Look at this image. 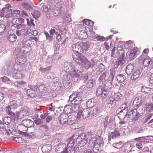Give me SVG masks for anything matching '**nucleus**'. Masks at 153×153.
Returning a JSON list of instances; mask_svg holds the SVG:
<instances>
[{
    "instance_id": "obj_3",
    "label": "nucleus",
    "mask_w": 153,
    "mask_h": 153,
    "mask_svg": "<svg viewBox=\"0 0 153 153\" xmlns=\"http://www.w3.org/2000/svg\"><path fill=\"white\" fill-rule=\"evenodd\" d=\"M82 94L80 92H75L69 97V100L71 101L73 105H79L82 101Z\"/></svg>"
},
{
    "instance_id": "obj_52",
    "label": "nucleus",
    "mask_w": 153,
    "mask_h": 153,
    "mask_svg": "<svg viewBox=\"0 0 153 153\" xmlns=\"http://www.w3.org/2000/svg\"><path fill=\"white\" fill-rule=\"evenodd\" d=\"M28 16V14L24 10L21 11V13L20 14V16L26 17Z\"/></svg>"
},
{
    "instance_id": "obj_37",
    "label": "nucleus",
    "mask_w": 153,
    "mask_h": 153,
    "mask_svg": "<svg viewBox=\"0 0 153 153\" xmlns=\"http://www.w3.org/2000/svg\"><path fill=\"white\" fill-rule=\"evenodd\" d=\"M44 34L46 36V39L47 40L50 42H52L53 39V37L51 35H50L48 32L45 31L44 32Z\"/></svg>"
},
{
    "instance_id": "obj_20",
    "label": "nucleus",
    "mask_w": 153,
    "mask_h": 153,
    "mask_svg": "<svg viewBox=\"0 0 153 153\" xmlns=\"http://www.w3.org/2000/svg\"><path fill=\"white\" fill-rule=\"evenodd\" d=\"M140 75V70H136L133 73L131 76V79L134 80H136L139 77Z\"/></svg>"
},
{
    "instance_id": "obj_24",
    "label": "nucleus",
    "mask_w": 153,
    "mask_h": 153,
    "mask_svg": "<svg viewBox=\"0 0 153 153\" xmlns=\"http://www.w3.org/2000/svg\"><path fill=\"white\" fill-rule=\"evenodd\" d=\"M73 47L75 51L76 52V53H81L83 51L82 47L78 44H75Z\"/></svg>"
},
{
    "instance_id": "obj_11",
    "label": "nucleus",
    "mask_w": 153,
    "mask_h": 153,
    "mask_svg": "<svg viewBox=\"0 0 153 153\" xmlns=\"http://www.w3.org/2000/svg\"><path fill=\"white\" fill-rule=\"evenodd\" d=\"M124 129L122 128L120 129V133L117 130H115L114 132H112L110 135V137L112 139L115 138L120 136V134H126V132L125 131H123Z\"/></svg>"
},
{
    "instance_id": "obj_4",
    "label": "nucleus",
    "mask_w": 153,
    "mask_h": 153,
    "mask_svg": "<svg viewBox=\"0 0 153 153\" xmlns=\"http://www.w3.org/2000/svg\"><path fill=\"white\" fill-rule=\"evenodd\" d=\"M108 94V91L106 90L103 86L99 87L96 90V94L97 96H100L103 99L105 98Z\"/></svg>"
},
{
    "instance_id": "obj_33",
    "label": "nucleus",
    "mask_w": 153,
    "mask_h": 153,
    "mask_svg": "<svg viewBox=\"0 0 153 153\" xmlns=\"http://www.w3.org/2000/svg\"><path fill=\"white\" fill-rule=\"evenodd\" d=\"M11 118L9 117H6L4 118L3 120V123L6 125L9 124L11 122Z\"/></svg>"
},
{
    "instance_id": "obj_42",
    "label": "nucleus",
    "mask_w": 153,
    "mask_h": 153,
    "mask_svg": "<svg viewBox=\"0 0 153 153\" xmlns=\"http://www.w3.org/2000/svg\"><path fill=\"white\" fill-rule=\"evenodd\" d=\"M108 73L110 74L109 77L113 79L114 78L115 74L114 69V68H111L110 69Z\"/></svg>"
},
{
    "instance_id": "obj_59",
    "label": "nucleus",
    "mask_w": 153,
    "mask_h": 153,
    "mask_svg": "<svg viewBox=\"0 0 153 153\" xmlns=\"http://www.w3.org/2000/svg\"><path fill=\"white\" fill-rule=\"evenodd\" d=\"M99 111V109L98 108H95L92 112V115H93V116H94V115L96 114Z\"/></svg>"
},
{
    "instance_id": "obj_9",
    "label": "nucleus",
    "mask_w": 153,
    "mask_h": 153,
    "mask_svg": "<svg viewBox=\"0 0 153 153\" xmlns=\"http://www.w3.org/2000/svg\"><path fill=\"white\" fill-rule=\"evenodd\" d=\"M22 29L20 30H17L16 31V35L18 36H24V37L26 36H29L28 35L30 33L29 31V29L26 27L22 28Z\"/></svg>"
},
{
    "instance_id": "obj_47",
    "label": "nucleus",
    "mask_w": 153,
    "mask_h": 153,
    "mask_svg": "<svg viewBox=\"0 0 153 153\" xmlns=\"http://www.w3.org/2000/svg\"><path fill=\"white\" fill-rule=\"evenodd\" d=\"M79 34L80 38L82 39H85L87 38V33L83 31H81Z\"/></svg>"
},
{
    "instance_id": "obj_43",
    "label": "nucleus",
    "mask_w": 153,
    "mask_h": 153,
    "mask_svg": "<svg viewBox=\"0 0 153 153\" xmlns=\"http://www.w3.org/2000/svg\"><path fill=\"white\" fill-rule=\"evenodd\" d=\"M40 15V13L37 10L35 11L33 14V17L35 19L39 17Z\"/></svg>"
},
{
    "instance_id": "obj_14",
    "label": "nucleus",
    "mask_w": 153,
    "mask_h": 153,
    "mask_svg": "<svg viewBox=\"0 0 153 153\" xmlns=\"http://www.w3.org/2000/svg\"><path fill=\"white\" fill-rule=\"evenodd\" d=\"M79 53H74L72 54V56L74 60L76 62L80 64V62H81L82 60V57H84V56L81 55Z\"/></svg>"
},
{
    "instance_id": "obj_29",
    "label": "nucleus",
    "mask_w": 153,
    "mask_h": 153,
    "mask_svg": "<svg viewBox=\"0 0 153 153\" xmlns=\"http://www.w3.org/2000/svg\"><path fill=\"white\" fill-rule=\"evenodd\" d=\"M15 76L17 78L20 79L25 76L24 74H22L19 70H17L15 73Z\"/></svg>"
},
{
    "instance_id": "obj_58",
    "label": "nucleus",
    "mask_w": 153,
    "mask_h": 153,
    "mask_svg": "<svg viewBox=\"0 0 153 153\" xmlns=\"http://www.w3.org/2000/svg\"><path fill=\"white\" fill-rule=\"evenodd\" d=\"M82 47H85V48H84V49L85 50H88V48H89V46L88 45V44L85 42L82 45Z\"/></svg>"
},
{
    "instance_id": "obj_55",
    "label": "nucleus",
    "mask_w": 153,
    "mask_h": 153,
    "mask_svg": "<svg viewBox=\"0 0 153 153\" xmlns=\"http://www.w3.org/2000/svg\"><path fill=\"white\" fill-rule=\"evenodd\" d=\"M5 29V27L3 25H0V33H1L4 32Z\"/></svg>"
},
{
    "instance_id": "obj_21",
    "label": "nucleus",
    "mask_w": 153,
    "mask_h": 153,
    "mask_svg": "<svg viewBox=\"0 0 153 153\" xmlns=\"http://www.w3.org/2000/svg\"><path fill=\"white\" fill-rule=\"evenodd\" d=\"M134 69V65L131 64H129L126 67V72L127 74H130L132 72Z\"/></svg>"
},
{
    "instance_id": "obj_41",
    "label": "nucleus",
    "mask_w": 153,
    "mask_h": 153,
    "mask_svg": "<svg viewBox=\"0 0 153 153\" xmlns=\"http://www.w3.org/2000/svg\"><path fill=\"white\" fill-rule=\"evenodd\" d=\"M72 107V111H73L75 113L77 114L78 112L79 111H81L79 110V105H73Z\"/></svg>"
},
{
    "instance_id": "obj_46",
    "label": "nucleus",
    "mask_w": 153,
    "mask_h": 153,
    "mask_svg": "<svg viewBox=\"0 0 153 153\" xmlns=\"http://www.w3.org/2000/svg\"><path fill=\"white\" fill-rule=\"evenodd\" d=\"M26 20L27 21V24L31 26V25L33 26H35V24L33 22V20L32 19H30L29 20L28 19H27Z\"/></svg>"
},
{
    "instance_id": "obj_35",
    "label": "nucleus",
    "mask_w": 153,
    "mask_h": 153,
    "mask_svg": "<svg viewBox=\"0 0 153 153\" xmlns=\"http://www.w3.org/2000/svg\"><path fill=\"white\" fill-rule=\"evenodd\" d=\"M132 115H133V120H137L139 114L137 112V111L136 109H134L132 110Z\"/></svg>"
},
{
    "instance_id": "obj_57",
    "label": "nucleus",
    "mask_w": 153,
    "mask_h": 153,
    "mask_svg": "<svg viewBox=\"0 0 153 153\" xmlns=\"http://www.w3.org/2000/svg\"><path fill=\"white\" fill-rule=\"evenodd\" d=\"M96 39L98 41H102L105 40V38L103 36H98L96 37Z\"/></svg>"
},
{
    "instance_id": "obj_12",
    "label": "nucleus",
    "mask_w": 153,
    "mask_h": 153,
    "mask_svg": "<svg viewBox=\"0 0 153 153\" xmlns=\"http://www.w3.org/2000/svg\"><path fill=\"white\" fill-rule=\"evenodd\" d=\"M139 60L143 61V65L146 66L149 65L150 63L151 59L150 57L147 56H145L143 54L139 58Z\"/></svg>"
},
{
    "instance_id": "obj_39",
    "label": "nucleus",
    "mask_w": 153,
    "mask_h": 153,
    "mask_svg": "<svg viewBox=\"0 0 153 153\" xmlns=\"http://www.w3.org/2000/svg\"><path fill=\"white\" fill-rule=\"evenodd\" d=\"M146 110L149 112L153 111V104H151L146 105Z\"/></svg>"
},
{
    "instance_id": "obj_50",
    "label": "nucleus",
    "mask_w": 153,
    "mask_h": 153,
    "mask_svg": "<svg viewBox=\"0 0 153 153\" xmlns=\"http://www.w3.org/2000/svg\"><path fill=\"white\" fill-rule=\"evenodd\" d=\"M45 86L44 85H40L38 88V90L41 93H43L45 91Z\"/></svg>"
},
{
    "instance_id": "obj_60",
    "label": "nucleus",
    "mask_w": 153,
    "mask_h": 153,
    "mask_svg": "<svg viewBox=\"0 0 153 153\" xmlns=\"http://www.w3.org/2000/svg\"><path fill=\"white\" fill-rule=\"evenodd\" d=\"M116 147L117 148L119 149L121 148L123 146L122 143L121 142H120L118 143H117L115 144Z\"/></svg>"
},
{
    "instance_id": "obj_64",
    "label": "nucleus",
    "mask_w": 153,
    "mask_h": 153,
    "mask_svg": "<svg viewBox=\"0 0 153 153\" xmlns=\"http://www.w3.org/2000/svg\"><path fill=\"white\" fill-rule=\"evenodd\" d=\"M150 83L151 84H153V74H152L150 76Z\"/></svg>"
},
{
    "instance_id": "obj_2",
    "label": "nucleus",
    "mask_w": 153,
    "mask_h": 153,
    "mask_svg": "<svg viewBox=\"0 0 153 153\" xmlns=\"http://www.w3.org/2000/svg\"><path fill=\"white\" fill-rule=\"evenodd\" d=\"M64 68L67 71L69 72L70 75L73 78V80L74 82H76L79 78V75L76 73L74 67L69 63H65Z\"/></svg>"
},
{
    "instance_id": "obj_45",
    "label": "nucleus",
    "mask_w": 153,
    "mask_h": 153,
    "mask_svg": "<svg viewBox=\"0 0 153 153\" xmlns=\"http://www.w3.org/2000/svg\"><path fill=\"white\" fill-rule=\"evenodd\" d=\"M97 142V138L95 137H92L89 140V142L90 143L93 144L94 146L96 144Z\"/></svg>"
},
{
    "instance_id": "obj_48",
    "label": "nucleus",
    "mask_w": 153,
    "mask_h": 153,
    "mask_svg": "<svg viewBox=\"0 0 153 153\" xmlns=\"http://www.w3.org/2000/svg\"><path fill=\"white\" fill-rule=\"evenodd\" d=\"M127 103L126 102H124L121 106L120 109L121 110H127L128 109V107L127 106Z\"/></svg>"
},
{
    "instance_id": "obj_6",
    "label": "nucleus",
    "mask_w": 153,
    "mask_h": 153,
    "mask_svg": "<svg viewBox=\"0 0 153 153\" xmlns=\"http://www.w3.org/2000/svg\"><path fill=\"white\" fill-rule=\"evenodd\" d=\"M77 139L79 140L78 144L80 146H85L88 142V138L84 133H82L78 137Z\"/></svg>"
},
{
    "instance_id": "obj_53",
    "label": "nucleus",
    "mask_w": 153,
    "mask_h": 153,
    "mask_svg": "<svg viewBox=\"0 0 153 153\" xmlns=\"http://www.w3.org/2000/svg\"><path fill=\"white\" fill-rule=\"evenodd\" d=\"M83 22L85 25L90 26V23L92 22V21L88 19H85L83 20Z\"/></svg>"
},
{
    "instance_id": "obj_62",
    "label": "nucleus",
    "mask_w": 153,
    "mask_h": 153,
    "mask_svg": "<svg viewBox=\"0 0 153 153\" xmlns=\"http://www.w3.org/2000/svg\"><path fill=\"white\" fill-rule=\"evenodd\" d=\"M38 88V86L37 85H36L31 86L30 88L32 90H33V91H34L35 92L37 91Z\"/></svg>"
},
{
    "instance_id": "obj_5",
    "label": "nucleus",
    "mask_w": 153,
    "mask_h": 153,
    "mask_svg": "<svg viewBox=\"0 0 153 153\" xmlns=\"http://www.w3.org/2000/svg\"><path fill=\"white\" fill-rule=\"evenodd\" d=\"M91 111V109L90 108L85 109L82 111H81L78 112L77 114V117L79 118L82 116L83 118H86L89 116Z\"/></svg>"
},
{
    "instance_id": "obj_31",
    "label": "nucleus",
    "mask_w": 153,
    "mask_h": 153,
    "mask_svg": "<svg viewBox=\"0 0 153 153\" xmlns=\"http://www.w3.org/2000/svg\"><path fill=\"white\" fill-rule=\"evenodd\" d=\"M15 100H12L10 102V105L12 107L16 108L19 106L20 105V102Z\"/></svg>"
},
{
    "instance_id": "obj_18",
    "label": "nucleus",
    "mask_w": 153,
    "mask_h": 153,
    "mask_svg": "<svg viewBox=\"0 0 153 153\" xmlns=\"http://www.w3.org/2000/svg\"><path fill=\"white\" fill-rule=\"evenodd\" d=\"M96 101L93 99L89 100L86 102V105L88 108L91 109L96 104Z\"/></svg>"
},
{
    "instance_id": "obj_1",
    "label": "nucleus",
    "mask_w": 153,
    "mask_h": 153,
    "mask_svg": "<svg viewBox=\"0 0 153 153\" xmlns=\"http://www.w3.org/2000/svg\"><path fill=\"white\" fill-rule=\"evenodd\" d=\"M121 97V94L119 93H116L110 97L106 100L108 106L109 107H114L116 104V102H119L120 100V97Z\"/></svg>"
},
{
    "instance_id": "obj_13",
    "label": "nucleus",
    "mask_w": 153,
    "mask_h": 153,
    "mask_svg": "<svg viewBox=\"0 0 153 153\" xmlns=\"http://www.w3.org/2000/svg\"><path fill=\"white\" fill-rule=\"evenodd\" d=\"M141 91L144 94H148L149 95L153 94V88H152L143 86L141 88Z\"/></svg>"
},
{
    "instance_id": "obj_34",
    "label": "nucleus",
    "mask_w": 153,
    "mask_h": 153,
    "mask_svg": "<svg viewBox=\"0 0 153 153\" xmlns=\"http://www.w3.org/2000/svg\"><path fill=\"white\" fill-rule=\"evenodd\" d=\"M19 128V131L23 132V131L26 132L27 131V127L25 126H24L22 124L19 125L18 126Z\"/></svg>"
},
{
    "instance_id": "obj_25",
    "label": "nucleus",
    "mask_w": 153,
    "mask_h": 153,
    "mask_svg": "<svg viewBox=\"0 0 153 153\" xmlns=\"http://www.w3.org/2000/svg\"><path fill=\"white\" fill-rule=\"evenodd\" d=\"M5 110L7 113L12 117L14 118L15 117V114L11 111V108L9 105H8L6 107Z\"/></svg>"
},
{
    "instance_id": "obj_40",
    "label": "nucleus",
    "mask_w": 153,
    "mask_h": 153,
    "mask_svg": "<svg viewBox=\"0 0 153 153\" xmlns=\"http://www.w3.org/2000/svg\"><path fill=\"white\" fill-rule=\"evenodd\" d=\"M2 81L6 84H9L10 81V79L6 76L2 77L1 78Z\"/></svg>"
},
{
    "instance_id": "obj_16",
    "label": "nucleus",
    "mask_w": 153,
    "mask_h": 153,
    "mask_svg": "<svg viewBox=\"0 0 153 153\" xmlns=\"http://www.w3.org/2000/svg\"><path fill=\"white\" fill-rule=\"evenodd\" d=\"M42 8L43 12L45 13L47 17H48L50 16L52 12V10L50 9V7L49 8L47 6L44 5L42 7Z\"/></svg>"
},
{
    "instance_id": "obj_63",
    "label": "nucleus",
    "mask_w": 153,
    "mask_h": 153,
    "mask_svg": "<svg viewBox=\"0 0 153 153\" xmlns=\"http://www.w3.org/2000/svg\"><path fill=\"white\" fill-rule=\"evenodd\" d=\"M53 119V117L52 116H48L46 118V122L49 123L50 121Z\"/></svg>"
},
{
    "instance_id": "obj_38",
    "label": "nucleus",
    "mask_w": 153,
    "mask_h": 153,
    "mask_svg": "<svg viewBox=\"0 0 153 153\" xmlns=\"http://www.w3.org/2000/svg\"><path fill=\"white\" fill-rule=\"evenodd\" d=\"M11 13L13 17H19L20 16V11L19 10H13L11 11Z\"/></svg>"
},
{
    "instance_id": "obj_26",
    "label": "nucleus",
    "mask_w": 153,
    "mask_h": 153,
    "mask_svg": "<svg viewBox=\"0 0 153 153\" xmlns=\"http://www.w3.org/2000/svg\"><path fill=\"white\" fill-rule=\"evenodd\" d=\"M27 94L28 96L31 98H33L36 96L35 92L33 91V90L30 88L27 90Z\"/></svg>"
},
{
    "instance_id": "obj_61",
    "label": "nucleus",
    "mask_w": 153,
    "mask_h": 153,
    "mask_svg": "<svg viewBox=\"0 0 153 153\" xmlns=\"http://www.w3.org/2000/svg\"><path fill=\"white\" fill-rule=\"evenodd\" d=\"M35 123L37 125H40L42 123V121L41 120L39 119L35 120Z\"/></svg>"
},
{
    "instance_id": "obj_22",
    "label": "nucleus",
    "mask_w": 153,
    "mask_h": 153,
    "mask_svg": "<svg viewBox=\"0 0 153 153\" xmlns=\"http://www.w3.org/2000/svg\"><path fill=\"white\" fill-rule=\"evenodd\" d=\"M137 49L135 48H133L131 51L129 55V57L131 60L136 58V54L137 52Z\"/></svg>"
},
{
    "instance_id": "obj_36",
    "label": "nucleus",
    "mask_w": 153,
    "mask_h": 153,
    "mask_svg": "<svg viewBox=\"0 0 153 153\" xmlns=\"http://www.w3.org/2000/svg\"><path fill=\"white\" fill-rule=\"evenodd\" d=\"M112 121V119L109 116H107L105 118V121L104 122L105 125H107L110 123H111Z\"/></svg>"
},
{
    "instance_id": "obj_17",
    "label": "nucleus",
    "mask_w": 153,
    "mask_h": 153,
    "mask_svg": "<svg viewBox=\"0 0 153 153\" xmlns=\"http://www.w3.org/2000/svg\"><path fill=\"white\" fill-rule=\"evenodd\" d=\"M68 116L66 114H61L59 117V122L62 124L66 123L67 122Z\"/></svg>"
},
{
    "instance_id": "obj_27",
    "label": "nucleus",
    "mask_w": 153,
    "mask_h": 153,
    "mask_svg": "<svg viewBox=\"0 0 153 153\" xmlns=\"http://www.w3.org/2000/svg\"><path fill=\"white\" fill-rule=\"evenodd\" d=\"M75 117L73 115L68 116L67 123L69 125H73L75 122Z\"/></svg>"
},
{
    "instance_id": "obj_23",
    "label": "nucleus",
    "mask_w": 153,
    "mask_h": 153,
    "mask_svg": "<svg viewBox=\"0 0 153 153\" xmlns=\"http://www.w3.org/2000/svg\"><path fill=\"white\" fill-rule=\"evenodd\" d=\"M85 82H87L86 86L87 88H92L95 84V82L92 79L89 80H86Z\"/></svg>"
},
{
    "instance_id": "obj_8",
    "label": "nucleus",
    "mask_w": 153,
    "mask_h": 153,
    "mask_svg": "<svg viewBox=\"0 0 153 153\" xmlns=\"http://www.w3.org/2000/svg\"><path fill=\"white\" fill-rule=\"evenodd\" d=\"M82 60L81 62L83 63L85 65V66L87 69L91 67L92 65H94L95 62L93 59H91L92 63L89 61L88 59L85 57H82Z\"/></svg>"
},
{
    "instance_id": "obj_15",
    "label": "nucleus",
    "mask_w": 153,
    "mask_h": 153,
    "mask_svg": "<svg viewBox=\"0 0 153 153\" xmlns=\"http://www.w3.org/2000/svg\"><path fill=\"white\" fill-rule=\"evenodd\" d=\"M28 115V111L25 110H23L17 114V117L19 119L23 118Z\"/></svg>"
},
{
    "instance_id": "obj_32",
    "label": "nucleus",
    "mask_w": 153,
    "mask_h": 153,
    "mask_svg": "<svg viewBox=\"0 0 153 153\" xmlns=\"http://www.w3.org/2000/svg\"><path fill=\"white\" fill-rule=\"evenodd\" d=\"M8 39L10 42H14L16 40L17 37L15 34H12L8 37Z\"/></svg>"
},
{
    "instance_id": "obj_30",
    "label": "nucleus",
    "mask_w": 153,
    "mask_h": 153,
    "mask_svg": "<svg viewBox=\"0 0 153 153\" xmlns=\"http://www.w3.org/2000/svg\"><path fill=\"white\" fill-rule=\"evenodd\" d=\"M11 8V5L9 4H7L5 5V7L2 9V12L3 13H6L10 12L12 10Z\"/></svg>"
},
{
    "instance_id": "obj_51",
    "label": "nucleus",
    "mask_w": 153,
    "mask_h": 153,
    "mask_svg": "<svg viewBox=\"0 0 153 153\" xmlns=\"http://www.w3.org/2000/svg\"><path fill=\"white\" fill-rule=\"evenodd\" d=\"M61 142V140L58 138H55L53 140V143L55 146L58 145Z\"/></svg>"
},
{
    "instance_id": "obj_10",
    "label": "nucleus",
    "mask_w": 153,
    "mask_h": 153,
    "mask_svg": "<svg viewBox=\"0 0 153 153\" xmlns=\"http://www.w3.org/2000/svg\"><path fill=\"white\" fill-rule=\"evenodd\" d=\"M24 21L25 20L23 19L22 18H16L15 19H14L12 22L14 25H19L22 28H23L26 27V25L23 24Z\"/></svg>"
},
{
    "instance_id": "obj_7",
    "label": "nucleus",
    "mask_w": 153,
    "mask_h": 153,
    "mask_svg": "<svg viewBox=\"0 0 153 153\" xmlns=\"http://www.w3.org/2000/svg\"><path fill=\"white\" fill-rule=\"evenodd\" d=\"M29 36H26L23 37L21 42V45L23 48H31L30 43L31 42V41L29 39Z\"/></svg>"
},
{
    "instance_id": "obj_54",
    "label": "nucleus",
    "mask_w": 153,
    "mask_h": 153,
    "mask_svg": "<svg viewBox=\"0 0 153 153\" xmlns=\"http://www.w3.org/2000/svg\"><path fill=\"white\" fill-rule=\"evenodd\" d=\"M136 147L138 149H141L143 147L142 143L140 142H138L136 144Z\"/></svg>"
},
{
    "instance_id": "obj_49",
    "label": "nucleus",
    "mask_w": 153,
    "mask_h": 153,
    "mask_svg": "<svg viewBox=\"0 0 153 153\" xmlns=\"http://www.w3.org/2000/svg\"><path fill=\"white\" fill-rule=\"evenodd\" d=\"M14 140L19 143H23L25 141V140L20 137H15Z\"/></svg>"
},
{
    "instance_id": "obj_56",
    "label": "nucleus",
    "mask_w": 153,
    "mask_h": 153,
    "mask_svg": "<svg viewBox=\"0 0 153 153\" xmlns=\"http://www.w3.org/2000/svg\"><path fill=\"white\" fill-rule=\"evenodd\" d=\"M17 60H19V64H24L25 61V59H23L22 58H19V59H18Z\"/></svg>"
},
{
    "instance_id": "obj_19",
    "label": "nucleus",
    "mask_w": 153,
    "mask_h": 153,
    "mask_svg": "<svg viewBox=\"0 0 153 153\" xmlns=\"http://www.w3.org/2000/svg\"><path fill=\"white\" fill-rule=\"evenodd\" d=\"M33 122L31 120L28 119L24 120L22 121V123L27 127H30L32 126Z\"/></svg>"
},
{
    "instance_id": "obj_28",
    "label": "nucleus",
    "mask_w": 153,
    "mask_h": 153,
    "mask_svg": "<svg viewBox=\"0 0 153 153\" xmlns=\"http://www.w3.org/2000/svg\"><path fill=\"white\" fill-rule=\"evenodd\" d=\"M117 79L118 82L122 83L125 80L126 77L124 75L120 74L117 76Z\"/></svg>"
},
{
    "instance_id": "obj_44",
    "label": "nucleus",
    "mask_w": 153,
    "mask_h": 153,
    "mask_svg": "<svg viewBox=\"0 0 153 153\" xmlns=\"http://www.w3.org/2000/svg\"><path fill=\"white\" fill-rule=\"evenodd\" d=\"M25 82L23 81H19V82L16 81L14 82V85L16 86L17 87H19L22 85H23L25 84Z\"/></svg>"
}]
</instances>
